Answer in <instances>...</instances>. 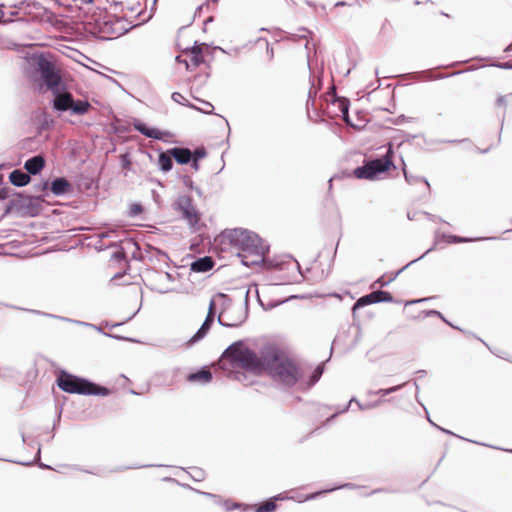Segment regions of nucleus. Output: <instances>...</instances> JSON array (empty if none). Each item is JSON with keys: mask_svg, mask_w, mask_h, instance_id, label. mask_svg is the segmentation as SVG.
<instances>
[{"mask_svg": "<svg viewBox=\"0 0 512 512\" xmlns=\"http://www.w3.org/2000/svg\"><path fill=\"white\" fill-rule=\"evenodd\" d=\"M419 214H423L425 216H427L428 218H431L432 219V215H430L429 213H426V212H408L407 213V217L409 220H416L417 219V215Z\"/></svg>", "mask_w": 512, "mask_h": 512, "instance_id": "nucleus-46", "label": "nucleus"}, {"mask_svg": "<svg viewBox=\"0 0 512 512\" xmlns=\"http://www.w3.org/2000/svg\"><path fill=\"white\" fill-rule=\"evenodd\" d=\"M35 5L31 0H4L0 3L1 17H5L4 9H28L31 5Z\"/></svg>", "mask_w": 512, "mask_h": 512, "instance_id": "nucleus-19", "label": "nucleus"}, {"mask_svg": "<svg viewBox=\"0 0 512 512\" xmlns=\"http://www.w3.org/2000/svg\"><path fill=\"white\" fill-rule=\"evenodd\" d=\"M209 330H210V328H208V327L205 328V326L201 325L200 328L196 331V333L187 341V345L192 346L195 343L202 340L207 335Z\"/></svg>", "mask_w": 512, "mask_h": 512, "instance_id": "nucleus-31", "label": "nucleus"}, {"mask_svg": "<svg viewBox=\"0 0 512 512\" xmlns=\"http://www.w3.org/2000/svg\"><path fill=\"white\" fill-rule=\"evenodd\" d=\"M171 98L173 101L181 104V105H184V106H187V107H190V108H193V109H196V110H199L200 109L198 107H196L195 105H193L192 103H190L181 93L179 92H173L172 95H171Z\"/></svg>", "mask_w": 512, "mask_h": 512, "instance_id": "nucleus-32", "label": "nucleus"}, {"mask_svg": "<svg viewBox=\"0 0 512 512\" xmlns=\"http://www.w3.org/2000/svg\"><path fill=\"white\" fill-rule=\"evenodd\" d=\"M201 102L205 105V108H210V110H205L203 112L206 114H212L214 109L213 105L208 101L201 100Z\"/></svg>", "mask_w": 512, "mask_h": 512, "instance_id": "nucleus-51", "label": "nucleus"}, {"mask_svg": "<svg viewBox=\"0 0 512 512\" xmlns=\"http://www.w3.org/2000/svg\"><path fill=\"white\" fill-rule=\"evenodd\" d=\"M45 167V160L41 155L33 156L26 160L24 168L29 175L39 174Z\"/></svg>", "mask_w": 512, "mask_h": 512, "instance_id": "nucleus-17", "label": "nucleus"}, {"mask_svg": "<svg viewBox=\"0 0 512 512\" xmlns=\"http://www.w3.org/2000/svg\"><path fill=\"white\" fill-rule=\"evenodd\" d=\"M168 153L181 165L189 164L193 159L192 150L186 147H173L168 149Z\"/></svg>", "mask_w": 512, "mask_h": 512, "instance_id": "nucleus-14", "label": "nucleus"}, {"mask_svg": "<svg viewBox=\"0 0 512 512\" xmlns=\"http://www.w3.org/2000/svg\"><path fill=\"white\" fill-rule=\"evenodd\" d=\"M402 170H403L405 180L408 184L412 185V184L420 183L423 186L425 192H428L430 190V185L425 178H423L421 176L413 175L412 173H409L406 170L405 166L403 167Z\"/></svg>", "mask_w": 512, "mask_h": 512, "instance_id": "nucleus-24", "label": "nucleus"}, {"mask_svg": "<svg viewBox=\"0 0 512 512\" xmlns=\"http://www.w3.org/2000/svg\"><path fill=\"white\" fill-rule=\"evenodd\" d=\"M355 484L353 483H346L344 485H341V486H338V487H334V488H331V489H327V490H324V491H319V492H315V493H312L310 494L309 496H307V500H311V499H315L316 497H318L319 495L323 494V493H327V492H331V491H334L336 489H340V488H348V489H353L355 488Z\"/></svg>", "mask_w": 512, "mask_h": 512, "instance_id": "nucleus-34", "label": "nucleus"}, {"mask_svg": "<svg viewBox=\"0 0 512 512\" xmlns=\"http://www.w3.org/2000/svg\"><path fill=\"white\" fill-rule=\"evenodd\" d=\"M404 385H406V383H403V384H399V385H396V386H393V387H390V388H387V389H379L375 392H372L370 391L369 394H375V395H379L381 397H385L391 393H394L396 391H399Z\"/></svg>", "mask_w": 512, "mask_h": 512, "instance_id": "nucleus-33", "label": "nucleus"}, {"mask_svg": "<svg viewBox=\"0 0 512 512\" xmlns=\"http://www.w3.org/2000/svg\"><path fill=\"white\" fill-rule=\"evenodd\" d=\"M12 189L10 187H3L0 189V199L5 200L11 196Z\"/></svg>", "mask_w": 512, "mask_h": 512, "instance_id": "nucleus-41", "label": "nucleus"}, {"mask_svg": "<svg viewBox=\"0 0 512 512\" xmlns=\"http://www.w3.org/2000/svg\"><path fill=\"white\" fill-rule=\"evenodd\" d=\"M448 77V74H442L438 71V68L427 69L420 72H414L410 74V78L417 81H432Z\"/></svg>", "mask_w": 512, "mask_h": 512, "instance_id": "nucleus-16", "label": "nucleus"}, {"mask_svg": "<svg viewBox=\"0 0 512 512\" xmlns=\"http://www.w3.org/2000/svg\"><path fill=\"white\" fill-rule=\"evenodd\" d=\"M183 184L190 190H193L196 186H194V183L190 176L184 175L182 176Z\"/></svg>", "mask_w": 512, "mask_h": 512, "instance_id": "nucleus-42", "label": "nucleus"}, {"mask_svg": "<svg viewBox=\"0 0 512 512\" xmlns=\"http://www.w3.org/2000/svg\"><path fill=\"white\" fill-rule=\"evenodd\" d=\"M449 239H450V243H460V242L469 241V239L461 238V237L455 236V235H450Z\"/></svg>", "mask_w": 512, "mask_h": 512, "instance_id": "nucleus-49", "label": "nucleus"}, {"mask_svg": "<svg viewBox=\"0 0 512 512\" xmlns=\"http://www.w3.org/2000/svg\"><path fill=\"white\" fill-rule=\"evenodd\" d=\"M50 190L55 196H62L72 191V185L65 177H57L52 180Z\"/></svg>", "mask_w": 512, "mask_h": 512, "instance_id": "nucleus-15", "label": "nucleus"}, {"mask_svg": "<svg viewBox=\"0 0 512 512\" xmlns=\"http://www.w3.org/2000/svg\"><path fill=\"white\" fill-rule=\"evenodd\" d=\"M219 0H206L204 3L205 7L209 9L211 5L215 6L218 3Z\"/></svg>", "mask_w": 512, "mask_h": 512, "instance_id": "nucleus-55", "label": "nucleus"}, {"mask_svg": "<svg viewBox=\"0 0 512 512\" xmlns=\"http://www.w3.org/2000/svg\"><path fill=\"white\" fill-rule=\"evenodd\" d=\"M143 212V206L139 203H133L131 206H130V210H129V215L131 217H135V216H138L139 214H141Z\"/></svg>", "mask_w": 512, "mask_h": 512, "instance_id": "nucleus-38", "label": "nucleus"}, {"mask_svg": "<svg viewBox=\"0 0 512 512\" xmlns=\"http://www.w3.org/2000/svg\"><path fill=\"white\" fill-rule=\"evenodd\" d=\"M113 258H115L117 260H125L126 259L125 250L123 248L117 250L116 252H114Z\"/></svg>", "mask_w": 512, "mask_h": 512, "instance_id": "nucleus-44", "label": "nucleus"}, {"mask_svg": "<svg viewBox=\"0 0 512 512\" xmlns=\"http://www.w3.org/2000/svg\"><path fill=\"white\" fill-rule=\"evenodd\" d=\"M6 306L10 307L12 309H15V310L26 311V312H29V313L34 314V315H39V316L48 317V318H54V319H58V320H61V321L73 322V323L78 324V325L88 326V327L94 328L95 330L103 333L105 336L113 337V338H116V339H122V340H128V341L135 342V340L131 339V338H126V337H122V336L111 335V334L105 333V332L102 331L101 327H98V326H96L94 324H91V323H87V322H83V321H79V320H73V319H70V318H67V317L58 316V315L47 313V312H43V311H40V310L22 308V307L15 306V305H6Z\"/></svg>", "mask_w": 512, "mask_h": 512, "instance_id": "nucleus-11", "label": "nucleus"}, {"mask_svg": "<svg viewBox=\"0 0 512 512\" xmlns=\"http://www.w3.org/2000/svg\"><path fill=\"white\" fill-rule=\"evenodd\" d=\"M50 91L53 95V99L51 101L53 110H55L59 113H63V112H67V111L70 112V107L72 105L74 96L72 95L71 92H69L66 89L65 84L63 83V84H61V86L53 88Z\"/></svg>", "mask_w": 512, "mask_h": 512, "instance_id": "nucleus-10", "label": "nucleus"}, {"mask_svg": "<svg viewBox=\"0 0 512 512\" xmlns=\"http://www.w3.org/2000/svg\"><path fill=\"white\" fill-rule=\"evenodd\" d=\"M214 264L215 262L212 257L204 256L194 260L190 265V269L193 272L205 273L211 270L214 267Z\"/></svg>", "mask_w": 512, "mask_h": 512, "instance_id": "nucleus-18", "label": "nucleus"}, {"mask_svg": "<svg viewBox=\"0 0 512 512\" xmlns=\"http://www.w3.org/2000/svg\"><path fill=\"white\" fill-rule=\"evenodd\" d=\"M332 103L338 105V108H339V111L342 114L343 120L348 122V120H349V106H350L349 100L346 99V98H341V97H338V96L334 95Z\"/></svg>", "mask_w": 512, "mask_h": 512, "instance_id": "nucleus-27", "label": "nucleus"}, {"mask_svg": "<svg viewBox=\"0 0 512 512\" xmlns=\"http://www.w3.org/2000/svg\"><path fill=\"white\" fill-rule=\"evenodd\" d=\"M133 27L128 26L123 17L106 14L103 19L96 21L93 33L101 40H111L126 34Z\"/></svg>", "mask_w": 512, "mask_h": 512, "instance_id": "nucleus-5", "label": "nucleus"}, {"mask_svg": "<svg viewBox=\"0 0 512 512\" xmlns=\"http://www.w3.org/2000/svg\"><path fill=\"white\" fill-rule=\"evenodd\" d=\"M417 374L420 376V377H424L426 375V371L425 370H419L417 371Z\"/></svg>", "mask_w": 512, "mask_h": 512, "instance_id": "nucleus-64", "label": "nucleus"}, {"mask_svg": "<svg viewBox=\"0 0 512 512\" xmlns=\"http://www.w3.org/2000/svg\"><path fill=\"white\" fill-rule=\"evenodd\" d=\"M191 470L192 473L190 475L195 481H201L205 478V472L201 468L193 467Z\"/></svg>", "mask_w": 512, "mask_h": 512, "instance_id": "nucleus-37", "label": "nucleus"}, {"mask_svg": "<svg viewBox=\"0 0 512 512\" xmlns=\"http://www.w3.org/2000/svg\"><path fill=\"white\" fill-rule=\"evenodd\" d=\"M57 385L62 391L71 394L95 396H108L110 394V390L107 387L67 372L60 374L57 378Z\"/></svg>", "mask_w": 512, "mask_h": 512, "instance_id": "nucleus-3", "label": "nucleus"}, {"mask_svg": "<svg viewBox=\"0 0 512 512\" xmlns=\"http://www.w3.org/2000/svg\"><path fill=\"white\" fill-rule=\"evenodd\" d=\"M316 94H317V90H315V91H312V89L309 90L308 100H307V108H309V102H312V107H314Z\"/></svg>", "mask_w": 512, "mask_h": 512, "instance_id": "nucleus-45", "label": "nucleus"}, {"mask_svg": "<svg viewBox=\"0 0 512 512\" xmlns=\"http://www.w3.org/2000/svg\"><path fill=\"white\" fill-rule=\"evenodd\" d=\"M107 234H109V238L117 237V231L116 230L107 231Z\"/></svg>", "mask_w": 512, "mask_h": 512, "instance_id": "nucleus-61", "label": "nucleus"}, {"mask_svg": "<svg viewBox=\"0 0 512 512\" xmlns=\"http://www.w3.org/2000/svg\"><path fill=\"white\" fill-rule=\"evenodd\" d=\"M323 367L322 365H319L316 367V369L312 372L311 376H310V380H309V385L310 386H313L315 385L319 379L321 378L322 374H323Z\"/></svg>", "mask_w": 512, "mask_h": 512, "instance_id": "nucleus-35", "label": "nucleus"}, {"mask_svg": "<svg viewBox=\"0 0 512 512\" xmlns=\"http://www.w3.org/2000/svg\"><path fill=\"white\" fill-rule=\"evenodd\" d=\"M428 315H429V316H430V315L438 316V317H440V318H441L445 323H447V324H448V319H447L444 315H442L439 311H436V310H430V311L428 312Z\"/></svg>", "mask_w": 512, "mask_h": 512, "instance_id": "nucleus-50", "label": "nucleus"}, {"mask_svg": "<svg viewBox=\"0 0 512 512\" xmlns=\"http://www.w3.org/2000/svg\"><path fill=\"white\" fill-rule=\"evenodd\" d=\"M193 159L200 160L206 157L207 153L204 147H198L194 151H192Z\"/></svg>", "mask_w": 512, "mask_h": 512, "instance_id": "nucleus-39", "label": "nucleus"}, {"mask_svg": "<svg viewBox=\"0 0 512 512\" xmlns=\"http://www.w3.org/2000/svg\"><path fill=\"white\" fill-rule=\"evenodd\" d=\"M233 367H241L254 373L266 370L272 378L287 386H294L301 378L298 366L280 353L275 346H264L258 356L242 341L231 344L223 353Z\"/></svg>", "mask_w": 512, "mask_h": 512, "instance_id": "nucleus-1", "label": "nucleus"}, {"mask_svg": "<svg viewBox=\"0 0 512 512\" xmlns=\"http://www.w3.org/2000/svg\"><path fill=\"white\" fill-rule=\"evenodd\" d=\"M213 378L212 372L207 367H202L196 372L190 373L187 376L189 382H200L202 384L209 383Z\"/></svg>", "mask_w": 512, "mask_h": 512, "instance_id": "nucleus-20", "label": "nucleus"}, {"mask_svg": "<svg viewBox=\"0 0 512 512\" xmlns=\"http://www.w3.org/2000/svg\"><path fill=\"white\" fill-rule=\"evenodd\" d=\"M20 11H23L24 13H29L30 11L28 9H9V18L4 19V17L0 16V23L2 22H12V17L19 15Z\"/></svg>", "mask_w": 512, "mask_h": 512, "instance_id": "nucleus-36", "label": "nucleus"}, {"mask_svg": "<svg viewBox=\"0 0 512 512\" xmlns=\"http://www.w3.org/2000/svg\"><path fill=\"white\" fill-rule=\"evenodd\" d=\"M393 297L390 292L384 290L373 291L360 297L353 305V311L370 304L392 302Z\"/></svg>", "mask_w": 512, "mask_h": 512, "instance_id": "nucleus-12", "label": "nucleus"}, {"mask_svg": "<svg viewBox=\"0 0 512 512\" xmlns=\"http://www.w3.org/2000/svg\"><path fill=\"white\" fill-rule=\"evenodd\" d=\"M393 146L389 144L386 153L378 158L364 161L362 166L354 169L353 174L357 179L374 180L380 174L387 172L391 167H395L393 163Z\"/></svg>", "mask_w": 512, "mask_h": 512, "instance_id": "nucleus-4", "label": "nucleus"}, {"mask_svg": "<svg viewBox=\"0 0 512 512\" xmlns=\"http://www.w3.org/2000/svg\"><path fill=\"white\" fill-rule=\"evenodd\" d=\"M91 104L87 100H75L73 98L72 105L70 107V113L72 115H84L90 108Z\"/></svg>", "mask_w": 512, "mask_h": 512, "instance_id": "nucleus-23", "label": "nucleus"}, {"mask_svg": "<svg viewBox=\"0 0 512 512\" xmlns=\"http://www.w3.org/2000/svg\"><path fill=\"white\" fill-rule=\"evenodd\" d=\"M209 330H210V328H208V327L205 328V326L201 325L200 328L196 331V333L187 341V345L192 346L195 343L202 340L207 335Z\"/></svg>", "mask_w": 512, "mask_h": 512, "instance_id": "nucleus-30", "label": "nucleus"}, {"mask_svg": "<svg viewBox=\"0 0 512 512\" xmlns=\"http://www.w3.org/2000/svg\"><path fill=\"white\" fill-rule=\"evenodd\" d=\"M159 277H160V281H162L163 279H165L167 281H170V282L175 281V277L171 273H169V272H165L163 274H159Z\"/></svg>", "mask_w": 512, "mask_h": 512, "instance_id": "nucleus-47", "label": "nucleus"}, {"mask_svg": "<svg viewBox=\"0 0 512 512\" xmlns=\"http://www.w3.org/2000/svg\"><path fill=\"white\" fill-rule=\"evenodd\" d=\"M134 128L142 135L155 140H164L166 136L170 135L167 131H161L157 128L149 127L146 123L139 120L134 122Z\"/></svg>", "mask_w": 512, "mask_h": 512, "instance_id": "nucleus-13", "label": "nucleus"}, {"mask_svg": "<svg viewBox=\"0 0 512 512\" xmlns=\"http://www.w3.org/2000/svg\"><path fill=\"white\" fill-rule=\"evenodd\" d=\"M174 208L180 212L182 217L188 222L194 230L197 229L200 216L196 211L192 198L188 195H180L174 202Z\"/></svg>", "mask_w": 512, "mask_h": 512, "instance_id": "nucleus-9", "label": "nucleus"}, {"mask_svg": "<svg viewBox=\"0 0 512 512\" xmlns=\"http://www.w3.org/2000/svg\"><path fill=\"white\" fill-rule=\"evenodd\" d=\"M280 499V496H276L272 499H269L261 504H259L256 508L255 512H274L277 505L276 500Z\"/></svg>", "mask_w": 512, "mask_h": 512, "instance_id": "nucleus-28", "label": "nucleus"}, {"mask_svg": "<svg viewBox=\"0 0 512 512\" xmlns=\"http://www.w3.org/2000/svg\"><path fill=\"white\" fill-rule=\"evenodd\" d=\"M496 104L498 106H506L507 105V101H506V96H500L498 97L497 101H496Z\"/></svg>", "mask_w": 512, "mask_h": 512, "instance_id": "nucleus-52", "label": "nucleus"}, {"mask_svg": "<svg viewBox=\"0 0 512 512\" xmlns=\"http://www.w3.org/2000/svg\"><path fill=\"white\" fill-rule=\"evenodd\" d=\"M98 237L102 240L104 238H109V234H107V232H102L98 234Z\"/></svg>", "mask_w": 512, "mask_h": 512, "instance_id": "nucleus-60", "label": "nucleus"}, {"mask_svg": "<svg viewBox=\"0 0 512 512\" xmlns=\"http://www.w3.org/2000/svg\"><path fill=\"white\" fill-rule=\"evenodd\" d=\"M38 465H39V467H40V468H42V469H52L49 465L44 464V463H41V462H40Z\"/></svg>", "mask_w": 512, "mask_h": 512, "instance_id": "nucleus-62", "label": "nucleus"}, {"mask_svg": "<svg viewBox=\"0 0 512 512\" xmlns=\"http://www.w3.org/2000/svg\"><path fill=\"white\" fill-rule=\"evenodd\" d=\"M12 207H13V202H10V203L7 205L6 209H5V213H4V215H7L8 213H10V211H11Z\"/></svg>", "mask_w": 512, "mask_h": 512, "instance_id": "nucleus-59", "label": "nucleus"}, {"mask_svg": "<svg viewBox=\"0 0 512 512\" xmlns=\"http://www.w3.org/2000/svg\"><path fill=\"white\" fill-rule=\"evenodd\" d=\"M497 67L503 68V69H512V63L510 62H504L497 65Z\"/></svg>", "mask_w": 512, "mask_h": 512, "instance_id": "nucleus-54", "label": "nucleus"}, {"mask_svg": "<svg viewBox=\"0 0 512 512\" xmlns=\"http://www.w3.org/2000/svg\"><path fill=\"white\" fill-rule=\"evenodd\" d=\"M9 181L16 187H24L30 182V175L21 169H15L9 174Z\"/></svg>", "mask_w": 512, "mask_h": 512, "instance_id": "nucleus-21", "label": "nucleus"}, {"mask_svg": "<svg viewBox=\"0 0 512 512\" xmlns=\"http://www.w3.org/2000/svg\"><path fill=\"white\" fill-rule=\"evenodd\" d=\"M33 60L34 68L40 74V78L48 90L63 84L59 70L50 59L41 54L35 57Z\"/></svg>", "mask_w": 512, "mask_h": 512, "instance_id": "nucleus-6", "label": "nucleus"}, {"mask_svg": "<svg viewBox=\"0 0 512 512\" xmlns=\"http://www.w3.org/2000/svg\"><path fill=\"white\" fill-rule=\"evenodd\" d=\"M447 244H448V235L445 232L436 231L435 232V236H434L433 245L429 249H427L421 256H419L418 258L410 261L408 264H406L400 270L395 272L389 279L386 280L385 276L379 277L375 281V284H379L381 287L387 286L390 282L394 281L396 279V277L401 272H403L406 268H408L410 265H412L413 263L421 260L422 258H424L427 254H429L433 250L444 249Z\"/></svg>", "mask_w": 512, "mask_h": 512, "instance_id": "nucleus-8", "label": "nucleus"}, {"mask_svg": "<svg viewBox=\"0 0 512 512\" xmlns=\"http://www.w3.org/2000/svg\"><path fill=\"white\" fill-rule=\"evenodd\" d=\"M190 164H191V167H192L195 171H198V170H199V168H200L199 160L192 159V160L190 161Z\"/></svg>", "mask_w": 512, "mask_h": 512, "instance_id": "nucleus-53", "label": "nucleus"}, {"mask_svg": "<svg viewBox=\"0 0 512 512\" xmlns=\"http://www.w3.org/2000/svg\"><path fill=\"white\" fill-rule=\"evenodd\" d=\"M155 290L161 294H165L171 291L169 288H156Z\"/></svg>", "mask_w": 512, "mask_h": 512, "instance_id": "nucleus-58", "label": "nucleus"}, {"mask_svg": "<svg viewBox=\"0 0 512 512\" xmlns=\"http://www.w3.org/2000/svg\"><path fill=\"white\" fill-rule=\"evenodd\" d=\"M424 2H425L426 4L430 3V4H432V5H440V4L444 3V2H445V0H424ZM421 3H423V1H419V0L415 1V4H416V5H419V4H421Z\"/></svg>", "mask_w": 512, "mask_h": 512, "instance_id": "nucleus-48", "label": "nucleus"}, {"mask_svg": "<svg viewBox=\"0 0 512 512\" xmlns=\"http://www.w3.org/2000/svg\"><path fill=\"white\" fill-rule=\"evenodd\" d=\"M122 167L128 169L131 165V160L128 154H122L120 156Z\"/></svg>", "mask_w": 512, "mask_h": 512, "instance_id": "nucleus-43", "label": "nucleus"}, {"mask_svg": "<svg viewBox=\"0 0 512 512\" xmlns=\"http://www.w3.org/2000/svg\"><path fill=\"white\" fill-rule=\"evenodd\" d=\"M216 301L218 300L216 298H213L209 303L207 316L204 322L202 323V325L205 326V328H211L212 324L214 323Z\"/></svg>", "mask_w": 512, "mask_h": 512, "instance_id": "nucleus-29", "label": "nucleus"}, {"mask_svg": "<svg viewBox=\"0 0 512 512\" xmlns=\"http://www.w3.org/2000/svg\"><path fill=\"white\" fill-rule=\"evenodd\" d=\"M205 7L204 4L200 5L197 7L196 11H195V14H194V17H197V16H200L201 14V11L203 10V8Z\"/></svg>", "mask_w": 512, "mask_h": 512, "instance_id": "nucleus-56", "label": "nucleus"}, {"mask_svg": "<svg viewBox=\"0 0 512 512\" xmlns=\"http://www.w3.org/2000/svg\"><path fill=\"white\" fill-rule=\"evenodd\" d=\"M223 236L232 246L240 250L237 256L241 259V263L244 266L251 267L265 262L269 246L256 233L242 228H235L226 230Z\"/></svg>", "mask_w": 512, "mask_h": 512, "instance_id": "nucleus-2", "label": "nucleus"}, {"mask_svg": "<svg viewBox=\"0 0 512 512\" xmlns=\"http://www.w3.org/2000/svg\"><path fill=\"white\" fill-rule=\"evenodd\" d=\"M350 4L347 3L346 1H338L335 3V7H344V6H349Z\"/></svg>", "mask_w": 512, "mask_h": 512, "instance_id": "nucleus-57", "label": "nucleus"}, {"mask_svg": "<svg viewBox=\"0 0 512 512\" xmlns=\"http://www.w3.org/2000/svg\"><path fill=\"white\" fill-rule=\"evenodd\" d=\"M215 298L218 301H221V312L218 315V323L223 327H238L240 326L245 319L247 318V308L243 310L241 307L237 308L238 315L237 317H231L227 310L231 306V299L228 295L223 293H218Z\"/></svg>", "mask_w": 512, "mask_h": 512, "instance_id": "nucleus-7", "label": "nucleus"}, {"mask_svg": "<svg viewBox=\"0 0 512 512\" xmlns=\"http://www.w3.org/2000/svg\"><path fill=\"white\" fill-rule=\"evenodd\" d=\"M511 51H512V43H511V44H509V45L504 49V52H506V53H509V52H511Z\"/></svg>", "mask_w": 512, "mask_h": 512, "instance_id": "nucleus-63", "label": "nucleus"}, {"mask_svg": "<svg viewBox=\"0 0 512 512\" xmlns=\"http://www.w3.org/2000/svg\"><path fill=\"white\" fill-rule=\"evenodd\" d=\"M380 402H381V400H377V401H374V402H369V403H365V404H363V403L359 402V401L357 400V398L352 397V398L349 400L348 404H347V405H346L342 410H339L338 412L334 413V414L329 418V420H330V419H334V418H336L338 414H341V413H345V412H347V411L349 410V408H350V406H351V404H352V403H356V404H357V406H358V408H359L360 410H370V409H373V408L377 407V406L380 404Z\"/></svg>", "mask_w": 512, "mask_h": 512, "instance_id": "nucleus-22", "label": "nucleus"}, {"mask_svg": "<svg viewBox=\"0 0 512 512\" xmlns=\"http://www.w3.org/2000/svg\"><path fill=\"white\" fill-rule=\"evenodd\" d=\"M155 465H152V464H147V465H132V466H127V467H124V468H116L114 470H112V472H118V471H122V470H125V469H140V468H147V467H154ZM157 467H160L161 465H156Z\"/></svg>", "mask_w": 512, "mask_h": 512, "instance_id": "nucleus-40", "label": "nucleus"}, {"mask_svg": "<svg viewBox=\"0 0 512 512\" xmlns=\"http://www.w3.org/2000/svg\"><path fill=\"white\" fill-rule=\"evenodd\" d=\"M207 46L205 43L197 44L191 48V62L194 66H199L204 62L203 47Z\"/></svg>", "mask_w": 512, "mask_h": 512, "instance_id": "nucleus-26", "label": "nucleus"}, {"mask_svg": "<svg viewBox=\"0 0 512 512\" xmlns=\"http://www.w3.org/2000/svg\"><path fill=\"white\" fill-rule=\"evenodd\" d=\"M158 167L159 169L167 173L173 168V157L170 156L168 150L166 152H161L158 157Z\"/></svg>", "mask_w": 512, "mask_h": 512, "instance_id": "nucleus-25", "label": "nucleus"}]
</instances>
